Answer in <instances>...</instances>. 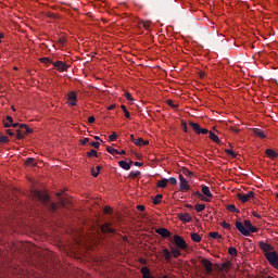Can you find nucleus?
<instances>
[{
    "instance_id": "nucleus-1",
    "label": "nucleus",
    "mask_w": 278,
    "mask_h": 278,
    "mask_svg": "<svg viewBox=\"0 0 278 278\" xmlns=\"http://www.w3.org/2000/svg\"><path fill=\"white\" fill-rule=\"evenodd\" d=\"M236 229L239 230L241 235L244 237H249L251 233L258 232V228L255 226L244 228L243 223L237 222L236 223Z\"/></svg>"
},
{
    "instance_id": "nucleus-2",
    "label": "nucleus",
    "mask_w": 278,
    "mask_h": 278,
    "mask_svg": "<svg viewBox=\"0 0 278 278\" xmlns=\"http://www.w3.org/2000/svg\"><path fill=\"white\" fill-rule=\"evenodd\" d=\"M265 258H267L269 265H271L274 268L278 269V254L277 252H267L265 253Z\"/></svg>"
},
{
    "instance_id": "nucleus-3",
    "label": "nucleus",
    "mask_w": 278,
    "mask_h": 278,
    "mask_svg": "<svg viewBox=\"0 0 278 278\" xmlns=\"http://www.w3.org/2000/svg\"><path fill=\"white\" fill-rule=\"evenodd\" d=\"M174 244H176V247L180 250H187L188 249V244L187 242L184 240L182 237L178 236V235H174Z\"/></svg>"
},
{
    "instance_id": "nucleus-4",
    "label": "nucleus",
    "mask_w": 278,
    "mask_h": 278,
    "mask_svg": "<svg viewBox=\"0 0 278 278\" xmlns=\"http://www.w3.org/2000/svg\"><path fill=\"white\" fill-rule=\"evenodd\" d=\"M178 179H180V182H179V190L181 192H187V191H190V184L187 181V179L182 176V175H179L178 176Z\"/></svg>"
},
{
    "instance_id": "nucleus-5",
    "label": "nucleus",
    "mask_w": 278,
    "mask_h": 278,
    "mask_svg": "<svg viewBox=\"0 0 278 278\" xmlns=\"http://www.w3.org/2000/svg\"><path fill=\"white\" fill-rule=\"evenodd\" d=\"M201 264L204 266L206 275H211L213 273V263L211 261L202 258Z\"/></svg>"
},
{
    "instance_id": "nucleus-6",
    "label": "nucleus",
    "mask_w": 278,
    "mask_h": 278,
    "mask_svg": "<svg viewBox=\"0 0 278 278\" xmlns=\"http://www.w3.org/2000/svg\"><path fill=\"white\" fill-rule=\"evenodd\" d=\"M255 197V193L253 191H249L248 193L245 194H242V193H239L237 194V198L243 202V203H247L250 199H253Z\"/></svg>"
},
{
    "instance_id": "nucleus-7",
    "label": "nucleus",
    "mask_w": 278,
    "mask_h": 278,
    "mask_svg": "<svg viewBox=\"0 0 278 278\" xmlns=\"http://www.w3.org/2000/svg\"><path fill=\"white\" fill-rule=\"evenodd\" d=\"M53 67L56 68V71L62 72H67L68 70V65L66 63H64L63 61H56L54 63H52Z\"/></svg>"
},
{
    "instance_id": "nucleus-8",
    "label": "nucleus",
    "mask_w": 278,
    "mask_h": 278,
    "mask_svg": "<svg viewBox=\"0 0 278 278\" xmlns=\"http://www.w3.org/2000/svg\"><path fill=\"white\" fill-rule=\"evenodd\" d=\"M102 233H116V230L112 228V223H105L101 226Z\"/></svg>"
},
{
    "instance_id": "nucleus-9",
    "label": "nucleus",
    "mask_w": 278,
    "mask_h": 278,
    "mask_svg": "<svg viewBox=\"0 0 278 278\" xmlns=\"http://www.w3.org/2000/svg\"><path fill=\"white\" fill-rule=\"evenodd\" d=\"M258 247L263 252H265V254L271 253V251L275 250V248H273V245H270L264 241H260Z\"/></svg>"
},
{
    "instance_id": "nucleus-10",
    "label": "nucleus",
    "mask_w": 278,
    "mask_h": 278,
    "mask_svg": "<svg viewBox=\"0 0 278 278\" xmlns=\"http://www.w3.org/2000/svg\"><path fill=\"white\" fill-rule=\"evenodd\" d=\"M67 100L70 101L68 104L72 106L77 105V94L75 91H70L67 94Z\"/></svg>"
},
{
    "instance_id": "nucleus-11",
    "label": "nucleus",
    "mask_w": 278,
    "mask_h": 278,
    "mask_svg": "<svg viewBox=\"0 0 278 278\" xmlns=\"http://www.w3.org/2000/svg\"><path fill=\"white\" fill-rule=\"evenodd\" d=\"M11 127L13 128L20 127V129H25V135H29L33 132V130L28 128L27 124L15 123V124H11Z\"/></svg>"
},
{
    "instance_id": "nucleus-12",
    "label": "nucleus",
    "mask_w": 278,
    "mask_h": 278,
    "mask_svg": "<svg viewBox=\"0 0 278 278\" xmlns=\"http://www.w3.org/2000/svg\"><path fill=\"white\" fill-rule=\"evenodd\" d=\"M156 233L160 235L162 238L170 237V231L167 228H157Z\"/></svg>"
},
{
    "instance_id": "nucleus-13",
    "label": "nucleus",
    "mask_w": 278,
    "mask_h": 278,
    "mask_svg": "<svg viewBox=\"0 0 278 278\" xmlns=\"http://www.w3.org/2000/svg\"><path fill=\"white\" fill-rule=\"evenodd\" d=\"M36 197H37L38 200L43 202L45 205H47L49 203V195L48 194H43V193H40L39 191H37Z\"/></svg>"
},
{
    "instance_id": "nucleus-14",
    "label": "nucleus",
    "mask_w": 278,
    "mask_h": 278,
    "mask_svg": "<svg viewBox=\"0 0 278 278\" xmlns=\"http://www.w3.org/2000/svg\"><path fill=\"white\" fill-rule=\"evenodd\" d=\"M169 251H170L169 253L172 254V256H173L174 258H178V257H180V255H181L179 249L176 248V247H174V245H169Z\"/></svg>"
},
{
    "instance_id": "nucleus-15",
    "label": "nucleus",
    "mask_w": 278,
    "mask_h": 278,
    "mask_svg": "<svg viewBox=\"0 0 278 278\" xmlns=\"http://www.w3.org/2000/svg\"><path fill=\"white\" fill-rule=\"evenodd\" d=\"M201 192H202V194H204L205 197H207V198H210V199L213 198V194H212V192H211V189H210L207 186H205V185H202V186H201Z\"/></svg>"
},
{
    "instance_id": "nucleus-16",
    "label": "nucleus",
    "mask_w": 278,
    "mask_h": 278,
    "mask_svg": "<svg viewBox=\"0 0 278 278\" xmlns=\"http://www.w3.org/2000/svg\"><path fill=\"white\" fill-rule=\"evenodd\" d=\"M162 256H164V258H165V261H167V263L172 262L173 254L170 253V251H168V249L162 250Z\"/></svg>"
},
{
    "instance_id": "nucleus-17",
    "label": "nucleus",
    "mask_w": 278,
    "mask_h": 278,
    "mask_svg": "<svg viewBox=\"0 0 278 278\" xmlns=\"http://www.w3.org/2000/svg\"><path fill=\"white\" fill-rule=\"evenodd\" d=\"M132 143L136 144L137 147H147L149 144V141H144L143 138H137V140H134Z\"/></svg>"
},
{
    "instance_id": "nucleus-18",
    "label": "nucleus",
    "mask_w": 278,
    "mask_h": 278,
    "mask_svg": "<svg viewBox=\"0 0 278 278\" xmlns=\"http://www.w3.org/2000/svg\"><path fill=\"white\" fill-rule=\"evenodd\" d=\"M253 135H255L256 137L261 138V139H266L267 135L258 128L253 129Z\"/></svg>"
},
{
    "instance_id": "nucleus-19",
    "label": "nucleus",
    "mask_w": 278,
    "mask_h": 278,
    "mask_svg": "<svg viewBox=\"0 0 278 278\" xmlns=\"http://www.w3.org/2000/svg\"><path fill=\"white\" fill-rule=\"evenodd\" d=\"M265 155H267L271 160H275L278 156V153L273 149H267L265 150Z\"/></svg>"
},
{
    "instance_id": "nucleus-20",
    "label": "nucleus",
    "mask_w": 278,
    "mask_h": 278,
    "mask_svg": "<svg viewBox=\"0 0 278 278\" xmlns=\"http://www.w3.org/2000/svg\"><path fill=\"white\" fill-rule=\"evenodd\" d=\"M141 275H143V278H153L151 276V270L147 266L141 267Z\"/></svg>"
},
{
    "instance_id": "nucleus-21",
    "label": "nucleus",
    "mask_w": 278,
    "mask_h": 278,
    "mask_svg": "<svg viewBox=\"0 0 278 278\" xmlns=\"http://www.w3.org/2000/svg\"><path fill=\"white\" fill-rule=\"evenodd\" d=\"M210 140H212L213 142L219 144L220 143V139L218 138V135H216L215 132L210 131L208 135Z\"/></svg>"
},
{
    "instance_id": "nucleus-22",
    "label": "nucleus",
    "mask_w": 278,
    "mask_h": 278,
    "mask_svg": "<svg viewBox=\"0 0 278 278\" xmlns=\"http://www.w3.org/2000/svg\"><path fill=\"white\" fill-rule=\"evenodd\" d=\"M210 238H212L213 240H217L219 242H220V240H223V237L216 231L210 232Z\"/></svg>"
},
{
    "instance_id": "nucleus-23",
    "label": "nucleus",
    "mask_w": 278,
    "mask_h": 278,
    "mask_svg": "<svg viewBox=\"0 0 278 278\" xmlns=\"http://www.w3.org/2000/svg\"><path fill=\"white\" fill-rule=\"evenodd\" d=\"M168 184L167 178H162L160 181H157L156 186L157 188H166Z\"/></svg>"
},
{
    "instance_id": "nucleus-24",
    "label": "nucleus",
    "mask_w": 278,
    "mask_h": 278,
    "mask_svg": "<svg viewBox=\"0 0 278 278\" xmlns=\"http://www.w3.org/2000/svg\"><path fill=\"white\" fill-rule=\"evenodd\" d=\"M180 220L184 223H191L192 218L190 214H181Z\"/></svg>"
},
{
    "instance_id": "nucleus-25",
    "label": "nucleus",
    "mask_w": 278,
    "mask_h": 278,
    "mask_svg": "<svg viewBox=\"0 0 278 278\" xmlns=\"http://www.w3.org/2000/svg\"><path fill=\"white\" fill-rule=\"evenodd\" d=\"M193 197H197L198 199L205 201V202L210 201L206 197H204L202 193H200V191L193 192Z\"/></svg>"
},
{
    "instance_id": "nucleus-26",
    "label": "nucleus",
    "mask_w": 278,
    "mask_h": 278,
    "mask_svg": "<svg viewBox=\"0 0 278 278\" xmlns=\"http://www.w3.org/2000/svg\"><path fill=\"white\" fill-rule=\"evenodd\" d=\"M118 165L121 166L122 169L129 170L131 167L126 161H119Z\"/></svg>"
},
{
    "instance_id": "nucleus-27",
    "label": "nucleus",
    "mask_w": 278,
    "mask_h": 278,
    "mask_svg": "<svg viewBox=\"0 0 278 278\" xmlns=\"http://www.w3.org/2000/svg\"><path fill=\"white\" fill-rule=\"evenodd\" d=\"M191 240L193 242L199 243V242H201V236L199 233H197V232H193V233H191Z\"/></svg>"
},
{
    "instance_id": "nucleus-28",
    "label": "nucleus",
    "mask_w": 278,
    "mask_h": 278,
    "mask_svg": "<svg viewBox=\"0 0 278 278\" xmlns=\"http://www.w3.org/2000/svg\"><path fill=\"white\" fill-rule=\"evenodd\" d=\"M194 210L197 211V213H201L206 210V204H195Z\"/></svg>"
},
{
    "instance_id": "nucleus-29",
    "label": "nucleus",
    "mask_w": 278,
    "mask_h": 278,
    "mask_svg": "<svg viewBox=\"0 0 278 278\" xmlns=\"http://www.w3.org/2000/svg\"><path fill=\"white\" fill-rule=\"evenodd\" d=\"M161 199H163V194L157 193L155 198H153V205H159L161 203Z\"/></svg>"
},
{
    "instance_id": "nucleus-30",
    "label": "nucleus",
    "mask_w": 278,
    "mask_h": 278,
    "mask_svg": "<svg viewBox=\"0 0 278 278\" xmlns=\"http://www.w3.org/2000/svg\"><path fill=\"white\" fill-rule=\"evenodd\" d=\"M189 126H191L193 131L195 132L202 129L201 126L199 124H195L194 122H189Z\"/></svg>"
},
{
    "instance_id": "nucleus-31",
    "label": "nucleus",
    "mask_w": 278,
    "mask_h": 278,
    "mask_svg": "<svg viewBox=\"0 0 278 278\" xmlns=\"http://www.w3.org/2000/svg\"><path fill=\"white\" fill-rule=\"evenodd\" d=\"M23 134L25 135V129H23V130L16 129V139L17 140H23L24 139Z\"/></svg>"
},
{
    "instance_id": "nucleus-32",
    "label": "nucleus",
    "mask_w": 278,
    "mask_h": 278,
    "mask_svg": "<svg viewBox=\"0 0 278 278\" xmlns=\"http://www.w3.org/2000/svg\"><path fill=\"white\" fill-rule=\"evenodd\" d=\"M226 210H228L231 213H239V210L236 208L235 204H228V206H226Z\"/></svg>"
},
{
    "instance_id": "nucleus-33",
    "label": "nucleus",
    "mask_w": 278,
    "mask_h": 278,
    "mask_svg": "<svg viewBox=\"0 0 278 278\" xmlns=\"http://www.w3.org/2000/svg\"><path fill=\"white\" fill-rule=\"evenodd\" d=\"M184 175L186 177L192 178L194 176V173H192L190 169L188 168H184Z\"/></svg>"
},
{
    "instance_id": "nucleus-34",
    "label": "nucleus",
    "mask_w": 278,
    "mask_h": 278,
    "mask_svg": "<svg viewBox=\"0 0 278 278\" xmlns=\"http://www.w3.org/2000/svg\"><path fill=\"white\" fill-rule=\"evenodd\" d=\"M106 151H108L110 154H112V155H115V154L118 153V150H116V149L113 148V147H108V148H106Z\"/></svg>"
},
{
    "instance_id": "nucleus-35",
    "label": "nucleus",
    "mask_w": 278,
    "mask_h": 278,
    "mask_svg": "<svg viewBox=\"0 0 278 278\" xmlns=\"http://www.w3.org/2000/svg\"><path fill=\"white\" fill-rule=\"evenodd\" d=\"M141 175V173L139 170H132L131 173H129V178H137Z\"/></svg>"
},
{
    "instance_id": "nucleus-36",
    "label": "nucleus",
    "mask_w": 278,
    "mask_h": 278,
    "mask_svg": "<svg viewBox=\"0 0 278 278\" xmlns=\"http://www.w3.org/2000/svg\"><path fill=\"white\" fill-rule=\"evenodd\" d=\"M228 254L236 257L237 256V249L236 248H229L228 249Z\"/></svg>"
},
{
    "instance_id": "nucleus-37",
    "label": "nucleus",
    "mask_w": 278,
    "mask_h": 278,
    "mask_svg": "<svg viewBox=\"0 0 278 278\" xmlns=\"http://www.w3.org/2000/svg\"><path fill=\"white\" fill-rule=\"evenodd\" d=\"M225 153H226V155H229V156H231V157H233V159H236V157H237L236 152H235V151H232V150H228V149H226V150H225Z\"/></svg>"
},
{
    "instance_id": "nucleus-38",
    "label": "nucleus",
    "mask_w": 278,
    "mask_h": 278,
    "mask_svg": "<svg viewBox=\"0 0 278 278\" xmlns=\"http://www.w3.org/2000/svg\"><path fill=\"white\" fill-rule=\"evenodd\" d=\"M222 228H225L226 230L230 231L231 230V225H229L226 222L220 223Z\"/></svg>"
},
{
    "instance_id": "nucleus-39",
    "label": "nucleus",
    "mask_w": 278,
    "mask_h": 278,
    "mask_svg": "<svg viewBox=\"0 0 278 278\" xmlns=\"http://www.w3.org/2000/svg\"><path fill=\"white\" fill-rule=\"evenodd\" d=\"M88 157H99V154L97 153L96 150H91L87 153Z\"/></svg>"
},
{
    "instance_id": "nucleus-40",
    "label": "nucleus",
    "mask_w": 278,
    "mask_h": 278,
    "mask_svg": "<svg viewBox=\"0 0 278 278\" xmlns=\"http://www.w3.org/2000/svg\"><path fill=\"white\" fill-rule=\"evenodd\" d=\"M25 165H26V166L36 165V164H35V159H31V157L26 159Z\"/></svg>"
},
{
    "instance_id": "nucleus-41",
    "label": "nucleus",
    "mask_w": 278,
    "mask_h": 278,
    "mask_svg": "<svg viewBox=\"0 0 278 278\" xmlns=\"http://www.w3.org/2000/svg\"><path fill=\"white\" fill-rule=\"evenodd\" d=\"M8 142H9V138L5 135L0 134V143H8Z\"/></svg>"
},
{
    "instance_id": "nucleus-42",
    "label": "nucleus",
    "mask_w": 278,
    "mask_h": 278,
    "mask_svg": "<svg viewBox=\"0 0 278 278\" xmlns=\"http://www.w3.org/2000/svg\"><path fill=\"white\" fill-rule=\"evenodd\" d=\"M195 134L197 135H207V134H211V132L208 131V129L202 128V129L195 131Z\"/></svg>"
},
{
    "instance_id": "nucleus-43",
    "label": "nucleus",
    "mask_w": 278,
    "mask_h": 278,
    "mask_svg": "<svg viewBox=\"0 0 278 278\" xmlns=\"http://www.w3.org/2000/svg\"><path fill=\"white\" fill-rule=\"evenodd\" d=\"M121 109H122V112H124L125 117H126V118H129L130 115H129V112H128L127 108H126L125 105H122Z\"/></svg>"
},
{
    "instance_id": "nucleus-44",
    "label": "nucleus",
    "mask_w": 278,
    "mask_h": 278,
    "mask_svg": "<svg viewBox=\"0 0 278 278\" xmlns=\"http://www.w3.org/2000/svg\"><path fill=\"white\" fill-rule=\"evenodd\" d=\"M48 208L50 212H55L56 211V204L55 203H50L48 204Z\"/></svg>"
},
{
    "instance_id": "nucleus-45",
    "label": "nucleus",
    "mask_w": 278,
    "mask_h": 278,
    "mask_svg": "<svg viewBox=\"0 0 278 278\" xmlns=\"http://www.w3.org/2000/svg\"><path fill=\"white\" fill-rule=\"evenodd\" d=\"M118 138V136L115 132H112V135L109 136V141L113 142Z\"/></svg>"
},
{
    "instance_id": "nucleus-46",
    "label": "nucleus",
    "mask_w": 278,
    "mask_h": 278,
    "mask_svg": "<svg viewBox=\"0 0 278 278\" xmlns=\"http://www.w3.org/2000/svg\"><path fill=\"white\" fill-rule=\"evenodd\" d=\"M243 227H244L245 229L253 227L251 220L245 219V220H244V224H243Z\"/></svg>"
},
{
    "instance_id": "nucleus-47",
    "label": "nucleus",
    "mask_w": 278,
    "mask_h": 278,
    "mask_svg": "<svg viewBox=\"0 0 278 278\" xmlns=\"http://www.w3.org/2000/svg\"><path fill=\"white\" fill-rule=\"evenodd\" d=\"M167 105H169V108H173V109H178L179 105L173 103V100H167Z\"/></svg>"
},
{
    "instance_id": "nucleus-48",
    "label": "nucleus",
    "mask_w": 278,
    "mask_h": 278,
    "mask_svg": "<svg viewBox=\"0 0 278 278\" xmlns=\"http://www.w3.org/2000/svg\"><path fill=\"white\" fill-rule=\"evenodd\" d=\"M40 61L43 64H51L52 63L51 59H49V58H42V59H40Z\"/></svg>"
},
{
    "instance_id": "nucleus-49",
    "label": "nucleus",
    "mask_w": 278,
    "mask_h": 278,
    "mask_svg": "<svg viewBox=\"0 0 278 278\" xmlns=\"http://www.w3.org/2000/svg\"><path fill=\"white\" fill-rule=\"evenodd\" d=\"M168 182L172 184L173 186H176L177 184V179L175 177H169L168 179Z\"/></svg>"
},
{
    "instance_id": "nucleus-50",
    "label": "nucleus",
    "mask_w": 278,
    "mask_h": 278,
    "mask_svg": "<svg viewBox=\"0 0 278 278\" xmlns=\"http://www.w3.org/2000/svg\"><path fill=\"white\" fill-rule=\"evenodd\" d=\"M89 146L93 147L94 149H99L100 142L99 141H92L91 143H89Z\"/></svg>"
},
{
    "instance_id": "nucleus-51",
    "label": "nucleus",
    "mask_w": 278,
    "mask_h": 278,
    "mask_svg": "<svg viewBox=\"0 0 278 278\" xmlns=\"http://www.w3.org/2000/svg\"><path fill=\"white\" fill-rule=\"evenodd\" d=\"M225 268H228V263H222V264H220L219 270H220V271H224Z\"/></svg>"
},
{
    "instance_id": "nucleus-52",
    "label": "nucleus",
    "mask_w": 278,
    "mask_h": 278,
    "mask_svg": "<svg viewBox=\"0 0 278 278\" xmlns=\"http://www.w3.org/2000/svg\"><path fill=\"white\" fill-rule=\"evenodd\" d=\"M181 129H184V131L187 134L188 132V126L187 123L181 122Z\"/></svg>"
},
{
    "instance_id": "nucleus-53",
    "label": "nucleus",
    "mask_w": 278,
    "mask_h": 278,
    "mask_svg": "<svg viewBox=\"0 0 278 278\" xmlns=\"http://www.w3.org/2000/svg\"><path fill=\"white\" fill-rule=\"evenodd\" d=\"M104 214L111 215L112 214V208L109 206L104 207Z\"/></svg>"
},
{
    "instance_id": "nucleus-54",
    "label": "nucleus",
    "mask_w": 278,
    "mask_h": 278,
    "mask_svg": "<svg viewBox=\"0 0 278 278\" xmlns=\"http://www.w3.org/2000/svg\"><path fill=\"white\" fill-rule=\"evenodd\" d=\"M5 134L9 135V137H14V136H15V134L12 132L11 129H7V130H5Z\"/></svg>"
},
{
    "instance_id": "nucleus-55",
    "label": "nucleus",
    "mask_w": 278,
    "mask_h": 278,
    "mask_svg": "<svg viewBox=\"0 0 278 278\" xmlns=\"http://www.w3.org/2000/svg\"><path fill=\"white\" fill-rule=\"evenodd\" d=\"M99 172H96L94 169H91V175H92V177H94V178H97V177H99Z\"/></svg>"
},
{
    "instance_id": "nucleus-56",
    "label": "nucleus",
    "mask_w": 278,
    "mask_h": 278,
    "mask_svg": "<svg viewBox=\"0 0 278 278\" xmlns=\"http://www.w3.org/2000/svg\"><path fill=\"white\" fill-rule=\"evenodd\" d=\"M88 142H90V138L81 140V146H86Z\"/></svg>"
},
{
    "instance_id": "nucleus-57",
    "label": "nucleus",
    "mask_w": 278,
    "mask_h": 278,
    "mask_svg": "<svg viewBox=\"0 0 278 278\" xmlns=\"http://www.w3.org/2000/svg\"><path fill=\"white\" fill-rule=\"evenodd\" d=\"M125 98H126V100H128V101H132V96L129 94V93H126V94H125Z\"/></svg>"
},
{
    "instance_id": "nucleus-58",
    "label": "nucleus",
    "mask_w": 278,
    "mask_h": 278,
    "mask_svg": "<svg viewBox=\"0 0 278 278\" xmlns=\"http://www.w3.org/2000/svg\"><path fill=\"white\" fill-rule=\"evenodd\" d=\"M94 122H96V117L94 116H91V117L88 118V123L89 124H92Z\"/></svg>"
},
{
    "instance_id": "nucleus-59",
    "label": "nucleus",
    "mask_w": 278,
    "mask_h": 278,
    "mask_svg": "<svg viewBox=\"0 0 278 278\" xmlns=\"http://www.w3.org/2000/svg\"><path fill=\"white\" fill-rule=\"evenodd\" d=\"M137 210L140 211V212H143L144 211V205H138Z\"/></svg>"
},
{
    "instance_id": "nucleus-60",
    "label": "nucleus",
    "mask_w": 278,
    "mask_h": 278,
    "mask_svg": "<svg viewBox=\"0 0 278 278\" xmlns=\"http://www.w3.org/2000/svg\"><path fill=\"white\" fill-rule=\"evenodd\" d=\"M231 131L236 132V134H239L240 132V129L239 128H236V127H232L231 128Z\"/></svg>"
},
{
    "instance_id": "nucleus-61",
    "label": "nucleus",
    "mask_w": 278,
    "mask_h": 278,
    "mask_svg": "<svg viewBox=\"0 0 278 278\" xmlns=\"http://www.w3.org/2000/svg\"><path fill=\"white\" fill-rule=\"evenodd\" d=\"M5 121H8L10 124H12L13 123V117L8 116V117H5Z\"/></svg>"
},
{
    "instance_id": "nucleus-62",
    "label": "nucleus",
    "mask_w": 278,
    "mask_h": 278,
    "mask_svg": "<svg viewBox=\"0 0 278 278\" xmlns=\"http://www.w3.org/2000/svg\"><path fill=\"white\" fill-rule=\"evenodd\" d=\"M252 215L255 216L257 219H261V215L258 213L253 212Z\"/></svg>"
},
{
    "instance_id": "nucleus-63",
    "label": "nucleus",
    "mask_w": 278,
    "mask_h": 278,
    "mask_svg": "<svg viewBox=\"0 0 278 278\" xmlns=\"http://www.w3.org/2000/svg\"><path fill=\"white\" fill-rule=\"evenodd\" d=\"M132 164L134 166H143V163H140V162H134Z\"/></svg>"
},
{
    "instance_id": "nucleus-64",
    "label": "nucleus",
    "mask_w": 278,
    "mask_h": 278,
    "mask_svg": "<svg viewBox=\"0 0 278 278\" xmlns=\"http://www.w3.org/2000/svg\"><path fill=\"white\" fill-rule=\"evenodd\" d=\"M143 27H144V29H148V28H149V23L146 22V23L143 24Z\"/></svg>"
}]
</instances>
